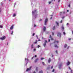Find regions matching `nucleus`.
I'll list each match as a JSON object with an SVG mask.
<instances>
[{"mask_svg": "<svg viewBox=\"0 0 73 73\" xmlns=\"http://www.w3.org/2000/svg\"><path fill=\"white\" fill-rule=\"evenodd\" d=\"M61 33H58L57 35L58 37H61Z\"/></svg>", "mask_w": 73, "mask_h": 73, "instance_id": "obj_1", "label": "nucleus"}, {"mask_svg": "<svg viewBox=\"0 0 73 73\" xmlns=\"http://www.w3.org/2000/svg\"><path fill=\"white\" fill-rule=\"evenodd\" d=\"M6 37L5 36H4L3 37H1L0 38V40H5Z\"/></svg>", "mask_w": 73, "mask_h": 73, "instance_id": "obj_2", "label": "nucleus"}, {"mask_svg": "<svg viewBox=\"0 0 73 73\" xmlns=\"http://www.w3.org/2000/svg\"><path fill=\"white\" fill-rule=\"evenodd\" d=\"M48 19L46 18L45 21L44 25H46V23L48 22Z\"/></svg>", "mask_w": 73, "mask_h": 73, "instance_id": "obj_3", "label": "nucleus"}, {"mask_svg": "<svg viewBox=\"0 0 73 73\" xmlns=\"http://www.w3.org/2000/svg\"><path fill=\"white\" fill-rule=\"evenodd\" d=\"M32 68V66H30L29 68H27L26 70V72L27 71H29V70H31V68Z\"/></svg>", "mask_w": 73, "mask_h": 73, "instance_id": "obj_4", "label": "nucleus"}, {"mask_svg": "<svg viewBox=\"0 0 73 73\" xmlns=\"http://www.w3.org/2000/svg\"><path fill=\"white\" fill-rule=\"evenodd\" d=\"M45 42H44V44H43V46L45 47V46H46V43H48V42L47 40H45Z\"/></svg>", "mask_w": 73, "mask_h": 73, "instance_id": "obj_5", "label": "nucleus"}, {"mask_svg": "<svg viewBox=\"0 0 73 73\" xmlns=\"http://www.w3.org/2000/svg\"><path fill=\"white\" fill-rule=\"evenodd\" d=\"M49 38H51V40H54V39H53V38H52V36H51V35H50V36L49 37Z\"/></svg>", "mask_w": 73, "mask_h": 73, "instance_id": "obj_6", "label": "nucleus"}, {"mask_svg": "<svg viewBox=\"0 0 73 73\" xmlns=\"http://www.w3.org/2000/svg\"><path fill=\"white\" fill-rule=\"evenodd\" d=\"M59 42L58 41H54V44H56H56H58V43Z\"/></svg>", "mask_w": 73, "mask_h": 73, "instance_id": "obj_7", "label": "nucleus"}, {"mask_svg": "<svg viewBox=\"0 0 73 73\" xmlns=\"http://www.w3.org/2000/svg\"><path fill=\"white\" fill-rule=\"evenodd\" d=\"M70 62L69 61H68L67 64V66H68V65H70Z\"/></svg>", "mask_w": 73, "mask_h": 73, "instance_id": "obj_8", "label": "nucleus"}, {"mask_svg": "<svg viewBox=\"0 0 73 73\" xmlns=\"http://www.w3.org/2000/svg\"><path fill=\"white\" fill-rule=\"evenodd\" d=\"M13 29V25H12L11 27H10V29L12 30V29Z\"/></svg>", "mask_w": 73, "mask_h": 73, "instance_id": "obj_9", "label": "nucleus"}, {"mask_svg": "<svg viewBox=\"0 0 73 73\" xmlns=\"http://www.w3.org/2000/svg\"><path fill=\"white\" fill-rule=\"evenodd\" d=\"M45 30H46V27H44L43 28L44 32H45Z\"/></svg>", "mask_w": 73, "mask_h": 73, "instance_id": "obj_10", "label": "nucleus"}, {"mask_svg": "<svg viewBox=\"0 0 73 73\" xmlns=\"http://www.w3.org/2000/svg\"><path fill=\"white\" fill-rule=\"evenodd\" d=\"M36 10H34V11H33L32 12V13L33 14H34V13H35V12H36Z\"/></svg>", "mask_w": 73, "mask_h": 73, "instance_id": "obj_11", "label": "nucleus"}, {"mask_svg": "<svg viewBox=\"0 0 73 73\" xmlns=\"http://www.w3.org/2000/svg\"><path fill=\"white\" fill-rule=\"evenodd\" d=\"M38 59L37 58L36 60L35 61V62H36L37 61H38Z\"/></svg>", "mask_w": 73, "mask_h": 73, "instance_id": "obj_12", "label": "nucleus"}, {"mask_svg": "<svg viewBox=\"0 0 73 73\" xmlns=\"http://www.w3.org/2000/svg\"><path fill=\"white\" fill-rule=\"evenodd\" d=\"M66 46H67V44H65L64 46V48H66Z\"/></svg>", "mask_w": 73, "mask_h": 73, "instance_id": "obj_13", "label": "nucleus"}, {"mask_svg": "<svg viewBox=\"0 0 73 73\" xmlns=\"http://www.w3.org/2000/svg\"><path fill=\"white\" fill-rule=\"evenodd\" d=\"M54 47L55 48H58V47L57 46V44H55L54 45Z\"/></svg>", "mask_w": 73, "mask_h": 73, "instance_id": "obj_14", "label": "nucleus"}, {"mask_svg": "<svg viewBox=\"0 0 73 73\" xmlns=\"http://www.w3.org/2000/svg\"><path fill=\"white\" fill-rule=\"evenodd\" d=\"M56 29V27L55 26H54L52 28V29L53 30H54V29Z\"/></svg>", "mask_w": 73, "mask_h": 73, "instance_id": "obj_15", "label": "nucleus"}, {"mask_svg": "<svg viewBox=\"0 0 73 73\" xmlns=\"http://www.w3.org/2000/svg\"><path fill=\"white\" fill-rule=\"evenodd\" d=\"M51 61V60L50 59V58H49V59L48 60V62L49 63Z\"/></svg>", "mask_w": 73, "mask_h": 73, "instance_id": "obj_16", "label": "nucleus"}, {"mask_svg": "<svg viewBox=\"0 0 73 73\" xmlns=\"http://www.w3.org/2000/svg\"><path fill=\"white\" fill-rule=\"evenodd\" d=\"M56 24H57L58 26H59V25L58 24V23L57 22H56Z\"/></svg>", "mask_w": 73, "mask_h": 73, "instance_id": "obj_17", "label": "nucleus"}, {"mask_svg": "<svg viewBox=\"0 0 73 73\" xmlns=\"http://www.w3.org/2000/svg\"><path fill=\"white\" fill-rule=\"evenodd\" d=\"M16 16V13H15L14 14V15H13V17H15V16Z\"/></svg>", "mask_w": 73, "mask_h": 73, "instance_id": "obj_18", "label": "nucleus"}, {"mask_svg": "<svg viewBox=\"0 0 73 73\" xmlns=\"http://www.w3.org/2000/svg\"><path fill=\"white\" fill-rule=\"evenodd\" d=\"M31 48H33V44H32L31 45Z\"/></svg>", "mask_w": 73, "mask_h": 73, "instance_id": "obj_19", "label": "nucleus"}, {"mask_svg": "<svg viewBox=\"0 0 73 73\" xmlns=\"http://www.w3.org/2000/svg\"><path fill=\"white\" fill-rule=\"evenodd\" d=\"M43 73L42 71H40L39 72V73Z\"/></svg>", "mask_w": 73, "mask_h": 73, "instance_id": "obj_20", "label": "nucleus"}, {"mask_svg": "<svg viewBox=\"0 0 73 73\" xmlns=\"http://www.w3.org/2000/svg\"><path fill=\"white\" fill-rule=\"evenodd\" d=\"M37 69H38V68L37 67L36 68V70L37 71V72L38 70Z\"/></svg>", "mask_w": 73, "mask_h": 73, "instance_id": "obj_21", "label": "nucleus"}, {"mask_svg": "<svg viewBox=\"0 0 73 73\" xmlns=\"http://www.w3.org/2000/svg\"><path fill=\"white\" fill-rule=\"evenodd\" d=\"M37 43V40H36V42H35L34 43V44H36Z\"/></svg>", "mask_w": 73, "mask_h": 73, "instance_id": "obj_22", "label": "nucleus"}, {"mask_svg": "<svg viewBox=\"0 0 73 73\" xmlns=\"http://www.w3.org/2000/svg\"><path fill=\"white\" fill-rule=\"evenodd\" d=\"M36 48H34L33 50V51H34V52H35L36 51Z\"/></svg>", "mask_w": 73, "mask_h": 73, "instance_id": "obj_23", "label": "nucleus"}, {"mask_svg": "<svg viewBox=\"0 0 73 73\" xmlns=\"http://www.w3.org/2000/svg\"><path fill=\"white\" fill-rule=\"evenodd\" d=\"M0 27L1 28H3V26H1V25H0Z\"/></svg>", "mask_w": 73, "mask_h": 73, "instance_id": "obj_24", "label": "nucleus"}, {"mask_svg": "<svg viewBox=\"0 0 73 73\" xmlns=\"http://www.w3.org/2000/svg\"><path fill=\"white\" fill-rule=\"evenodd\" d=\"M62 29H63V30H64V26L62 27Z\"/></svg>", "mask_w": 73, "mask_h": 73, "instance_id": "obj_25", "label": "nucleus"}, {"mask_svg": "<svg viewBox=\"0 0 73 73\" xmlns=\"http://www.w3.org/2000/svg\"><path fill=\"white\" fill-rule=\"evenodd\" d=\"M37 47H38V48H40V46L38 45Z\"/></svg>", "mask_w": 73, "mask_h": 73, "instance_id": "obj_26", "label": "nucleus"}, {"mask_svg": "<svg viewBox=\"0 0 73 73\" xmlns=\"http://www.w3.org/2000/svg\"><path fill=\"white\" fill-rule=\"evenodd\" d=\"M13 31L12 32V33H11V35H13Z\"/></svg>", "mask_w": 73, "mask_h": 73, "instance_id": "obj_27", "label": "nucleus"}, {"mask_svg": "<svg viewBox=\"0 0 73 73\" xmlns=\"http://www.w3.org/2000/svg\"><path fill=\"white\" fill-rule=\"evenodd\" d=\"M63 35H65L66 33L65 32H63Z\"/></svg>", "mask_w": 73, "mask_h": 73, "instance_id": "obj_28", "label": "nucleus"}, {"mask_svg": "<svg viewBox=\"0 0 73 73\" xmlns=\"http://www.w3.org/2000/svg\"><path fill=\"white\" fill-rule=\"evenodd\" d=\"M43 59H44V58H41V60H43Z\"/></svg>", "mask_w": 73, "mask_h": 73, "instance_id": "obj_29", "label": "nucleus"}, {"mask_svg": "<svg viewBox=\"0 0 73 73\" xmlns=\"http://www.w3.org/2000/svg\"><path fill=\"white\" fill-rule=\"evenodd\" d=\"M52 72H54V69H53V70L52 71Z\"/></svg>", "mask_w": 73, "mask_h": 73, "instance_id": "obj_30", "label": "nucleus"}, {"mask_svg": "<svg viewBox=\"0 0 73 73\" xmlns=\"http://www.w3.org/2000/svg\"><path fill=\"white\" fill-rule=\"evenodd\" d=\"M60 23H62V20H61L60 22Z\"/></svg>", "mask_w": 73, "mask_h": 73, "instance_id": "obj_31", "label": "nucleus"}, {"mask_svg": "<svg viewBox=\"0 0 73 73\" xmlns=\"http://www.w3.org/2000/svg\"><path fill=\"white\" fill-rule=\"evenodd\" d=\"M42 64H43V65H44V62H42Z\"/></svg>", "mask_w": 73, "mask_h": 73, "instance_id": "obj_32", "label": "nucleus"}, {"mask_svg": "<svg viewBox=\"0 0 73 73\" xmlns=\"http://www.w3.org/2000/svg\"><path fill=\"white\" fill-rule=\"evenodd\" d=\"M50 39H49L48 40V42H50Z\"/></svg>", "mask_w": 73, "mask_h": 73, "instance_id": "obj_33", "label": "nucleus"}, {"mask_svg": "<svg viewBox=\"0 0 73 73\" xmlns=\"http://www.w3.org/2000/svg\"><path fill=\"white\" fill-rule=\"evenodd\" d=\"M52 36H54V33H52Z\"/></svg>", "mask_w": 73, "mask_h": 73, "instance_id": "obj_34", "label": "nucleus"}, {"mask_svg": "<svg viewBox=\"0 0 73 73\" xmlns=\"http://www.w3.org/2000/svg\"><path fill=\"white\" fill-rule=\"evenodd\" d=\"M35 33H33V36H35Z\"/></svg>", "mask_w": 73, "mask_h": 73, "instance_id": "obj_35", "label": "nucleus"}, {"mask_svg": "<svg viewBox=\"0 0 73 73\" xmlns=\"http://www.w3.org/2000/svg\"><path fill=\"white\" fill-rule=\"evenodd\" d=\"M52 3V2L50 1V2H49V4H50V3Z\"/></svg>", "mask_w": 73, "mask_h": 73, "instance_id": "obj_36", "label": "nucleus"}, {"mask_svg": "<svg viewBox=\"0 0 73 73\" xmlns=\"http://www.w3.org/2000/svg\"><path fill=\"white\" fill-rule=\"evenodd\" d=\"M16 5V3H15L14 5V7H15V5Z\"/></svg>", "mask_w": 73, "mask_h": 73, "instance_id": "obj_37", "label": "nucleus"}, {"mask_svg": "<svg viewBox=\"0 0 73 73\" xmlns=\"http://www.w3.org/2000/svg\"><path fill=\"white\" fill-rule=\"evenodd\" d=\"M73 72V70H71V73H73V72Z\"/></svg>", "mask_w": 73, "mask_h": 73, "instance_id": "obj_38", "label": "nucleus"}, {"mask_svg": "<svg viewBox=\"0 0 73 73\" xmlns=\"http://www.w3.org/2000/svg\"><path fill=\"white\" fill-rule=\"evenodd\" d=\"M56 53H58L57 50H56Z\"/></svg>", "mask_w": 73, "mask_h": 73, "instance_id": "obj_39", "label": "nucleus"}, {"mask_svg": "<svg viewBox=\"0 0 73 73\" xmlns=\"http://www.w3.org/2000/svg\"><path fill=\"white\" fill-rule=\"evenodd\" d=\"M68 40H71V38H69L68 39Z\"/></svg>", "mask_w": 73, "mask_h": 73, "instance_id": "obj_40", "label": "nucleus"}, {"mask_svg": "<svg viewBox=\"0 0 73 73\" xmlns=\"http://www.w3.org/2000/svg\"><path fill=\"white\" fill-rule=\"evenodd\" d=\"M68 7H70V5H68Z\"/></svg>", "mask_w": 73, "mask_h": 73, "instance_id": "obj_41", "label": "nucleus"}, {"mask_svg": "<svg viewBox=\"0 0 73 73\" xmlns=\"http://www.w3.org/2000/svg\"><path fill=\"white\" fill-rule=\"evenodd\" d=\"M34 25V27H36V25Z\"/></svg>", "mask_w": 73, "mask_h": 73, "instance_id": "obj_42", "label": "nucleus"}, {"mask_svg": "<svg viewBox=\"0 0 73 73\" xmlns=\"http://www.w3.org/2000/svg\"><path fill=\"white\" fill-rule=\"evenodd\" d=\"M33 58H34V56H33L32 58V59H33Z\"/></svg>", "mask_w": 73, "mask_h": 73, "instance_id": "obj_43", "label": "nucleus"}, {"mask_svg": "<svg viewBox=\"0 0 73 73\" xmlns=\"http://www.w3.org/2000/svg\"><path fill=\"white\" fill-rule=\"evenodd\" d=\"M53 66H51V69H53Z\"/></svg>", "mask_w": 73, "mask_h": 73, "instance_id": "obj_44", "label": "nucleus"}, {"mask_svg": "<svg viewBox=\"0 0 73 73\" xmlns=\"http://www.w3.org/2000/svg\"><path fill=\"white\" fill-rule=\"evenodd\" d=\"M27 60V59L25 58V61H26V60Z\"/></svg>", "mask_w": 73, "mask_h": 73, "instance_id": "obj_45", "label": "nucleus"}, {"mask_svg": "<svg viewBox=\"0 0 73 73\" xmlns=\"http://www.w3.org/2000/svg\"><path fill=\"white\" fill-rule=\"evenodd\" d=\"M47 69H49V67H47Z\"/></svg>", "mask_w": 73, "mask_h": 73, "instance_id": "obj_46", "label": "nucleus"}, {"mask_svg": "<svg viewBox=\"0 0 73 73\" xmlns=\"http://www.w3.org/2000/svg\"><path fill=\"white\" fill-rule=\"evenodd\" d=\"M69 69H70V70H71V68H70V67H69Z\"/></svg>", "mask_w": 73, "mask_h": 73, "instance_id": "obj_47", "label": "nucleus"}, {"mask_svg": "<svg viewBox=\"0 0 73 73\" xmlns=\"http://www.w3.org/2000/svg\"><path fill=\"white\" fill-rule=\"evenodd\" d=\"M27 61H29V59H27Z\"/></svg>", "mask_w": 73, "mask_h": 73, "instance_id": "obj_48", "label": "nucleus"}, {"mask_svg": "<svg viewBox=\"0 0 73 73\" xmlns=\"http://www.w3.org/2000/svg\"><path fill=\"white\" fill-rule=\"evenodd\" d=\"M65 13V11H64L63 12V13L64 14Z\"/></svg>", "mask_w": 73, "mask_h": 73, "instance_id": "obj_49", "label": "nucleus"}, {"mask_svg": "<svg viewBox=\"0 0 73 73\" xmlns=\"http://www.w3.org/2000/svg\"><path fill=\"white\" fill-rule=\"evenodd\" d=\"M67 12H69V10H67Z\"/></svg>", "mask_w": 73, "mask_h": 73, "instance_id": "obj_50", "label": "nucleus"}, {"mask_svg": "<svg viewBox=\"0 0 73 73\" xmlns=\"http://www.w3.org/2000/svg\"><path fill=\"white\" fill-rule=\"evenodd\" d=\"M52 57H53V55L52 54Z\"/></svg>", "mask_w": 73, "mask_h": 73, "instance_id": "obj_51", "label": "nucleus"}, {"mask_svg": "<svg viewBox=\"0 0 73 73\" xmlns=\"http://www.w3.org/2000/svg\"><path fill=\"white\" fill-rule=\"evenodd\" d=\"M67 25H69V23H67Z\"/></svg>", "mask_w": 73, "mask_h": 73, "instance_id": "obj_52", "label": "nucleus"}, {"mask_svg": "<svg viewBox=\"0 0 73 73\" xmlns=\"http://www.w3.org/2000/svg\"><path fill=\"white\" fill-rule=\"evenodd\" d=\"M49 33L48 32H46V33Z\"/></svg>", "mask_w": 73, "mask_h": 73, "instance_id": "obj_53", "label": "nucleus"}, {"mask_svg": "<svg viewBox=\"0 0 73 73\" xmlns=\"http://www.w3.org/2000/svg\"><path fill=\"white\" fill-rule=\"evenodd\" d=\"M35 57H37V55H35Z\"/></svg>", "mask_w": 73, "mask_h": 73, "instance_id": "obj_54", "label": "nucleus"}, {"mask_svg": "<svg viewBox=\"0 0 73 73\" xmlns=\"http://www.w3.org/2000/svg\"><path fill=\"white\" fill-rule=\"evenodd\" d=\"M36 37H37V38H38V37L37 35H36Z\"/></svg>", "mask_w": 73, "mask_h": 73, "instance_id": "obj_55", "label": "nucleus"}, {"mask_svg": "<svg viewBox=\"0 0 73 73\" xmlns=\"http://www.w3.org/2000/svg\"><path fill=\"white\" fill-rule=\"evenodd\" d=\"M72 34H73V31H72Z\"/></svg>", "mask_w": 73, "mask_h": 73, "instance_id": "obj_56", "label": "nucleus"}, {"mask_svg": "<svg viewBox=\"0 0 73 73\" xmlns=\"http://www.w3.org/2000/svg\"><path fill=\"white\" fill-rule=\"evenodd\" d=\"M60 0H58V2H60Z\"/></svg>", "mask_w": 73, "mask_h": 73, "instance_id": "obj_57", "label": "nucleus"}, {"mask_svg": "<svg viewBox=\"0 0 73 73\" xmlns=\"http://www.w3.org/2000/svg\"><path fill=\"white\" fill-rule=\"evenodd\" d=\"M69 46H68L67 48V49H69Z\"/></svg>", "mask_w": 73, "mask_h": 73, "instance_id": "obj_58", "label": "nucleus"}, {"mask_svg": "<svg viewBox=\"0 0 73 73\" xmlns=\"http://www.w3.org/2000/svg\"><path fill=\"white\" fill-rule=\"evenodd\" d=\"M52 19V17H51L50 18V19Z\"/></svg>", "mask_w": 73, "mask_h": 73, "instance_id": "obj_59", "label": "nucleus"}, {"mask_svg": "<svg viewBox=\"0 0 73 73\" xmlns=\"http://www.w3.org/2000/svg\"><path fill=\"white\" fill-rule=\"evenodd\" d=\"M64 17H62V19H64Z\"/></svg>", "mask_w": 73, "mask_h": 73, "instance_id": "obj_60", "label": "nucleus"}, {"mask_svg": "<svg viewBox=\"0 0 73 73\" xmlns=\"http://www.w3.org/2000/svg\"><path fill=\"white\" fill-rule=\"evenodd\" d=\"M41 20H42L40 19V20H39V21H41Z\"/></svg>", "mask_w": 73, "mask_h": 73, "instance_id": "obj_61", "label": "nucleus"}, {"mask_svg": "<svg viewBox=\"0 0 73 73\" xmlns=\"http://www.w3.org/2000/svg\"><path fill=\"white\" fill-rule=\"evenodd\" d=\"M61 13H62V12H60V14H61Z\"/></svg>", "mask_w": 73, "mask_h": 73, "instance_id": "obj_62", "label": "nucleus"}, {"mask_svg": "<svg viewBox=\"0 0 73 73\" xmlns=\"http://www.w3.org/2000/svg\"><path fill=\"white\" fill-rule=\"evenodd\" d=\"M38 41H40V40H38Z\"/></svg>", "mask_w": 73, "mask_h": 73, "instance_id": "obj_63", "label": "nucleus"}, {"mask_svg": "<svg viewBox=\"0 0 73 73\" xmlns=\"http://www.w3.org/2000/svg\"><path fill=\"white\" fill-rule=\"evenodd\" d=\"M66 73H69L68 72H67Z\"/></svg>", "mask_w": 73, "mask_h": 73, "instance_id": "obj_64", "label": "nucleus"}]
</instances>
